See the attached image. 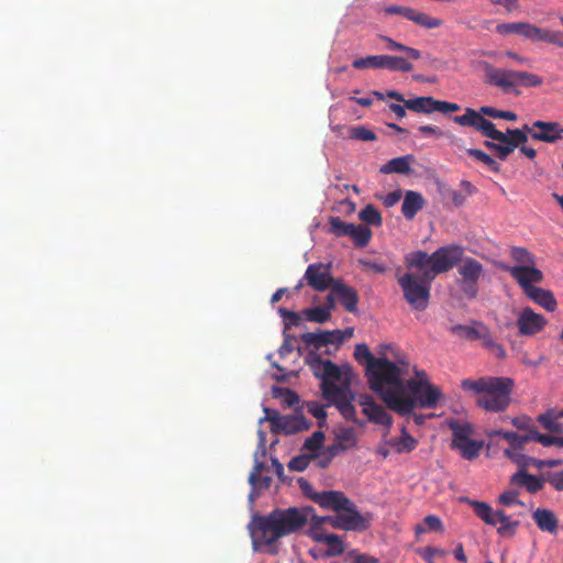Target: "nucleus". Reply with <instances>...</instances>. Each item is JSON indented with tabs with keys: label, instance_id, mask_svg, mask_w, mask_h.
Segmentation results:
<instances>
[{
	"label": "nucleus",
	"instance_id": "ea45409f",
	"mask_svg": "<svg viewBox=\"0 0 563 563\" xmlns=\"http://www.w3.org/2000/svg\"><path fill=\"white\" fill-rule=\"evenodd\" d=\"M442 522L439 517L434 515H429L423 519L421 525L416 526V534L419 536L421 533H426L428 531H441Z\"/></svg>",
	"mask_w": 563,
	"mask_h": 563
},
{
	"label": "nucleus",
	"instance_id": "c03bdc74",
	"mask_svg": "<svg viewBox=\"0 0 563 563\" xmlns=\"http://www.w3.org/2000/svg\"><path fill=\"white\" fill-rule=\"evenodd\" d=\"M305 316L308 321L317 323H323L331 318L329 309H325L324 307L307 309L305 310Z\"/></svg>",
	"mask_w": 563,
	"mask_h": 563
},
{
	"label": "nucleus",
	"instance_id": "49530a36",
	"mask_svg": "<svg viewBox=\"0 0 563 563\" xmlns=\"http://www.w3.org/2000/svg\"><path fill=\"white\" fill-rule=\"evenodd\" d=\"M354 357L356 361L362 362L363 360L366 361V368L374 365L376 361H379V358L375 357L366 344H357L354 350Z\"/></svg>",
	"mask_w": 563,
	"mask_h": 563
},
{
	"label": "nucleus",
	"instance_id": "f03ea898",
	"mask_svg": "<svg viewBox=\"0 0 563 563\" xmlns=\"http://www.w3.org/2000/svg\"><path fill=\"white\" fill-rule=\"evenodd\" d=\"M405 263L409 272L398 278L407 302L415 309H427L431 282L457 264V246H444L429 255L424 251L408 253Z\"/></svg>",
	"mask_w": 563,
	"mask_h": 563
},
{
	"label": "nucleus",
	"instance_id": "4468645a",
	"mask_svg": "<svg viewBox=\"0 0 563 563\" xmlns=\"http://www.w3.org/2000/svg\"><path fill=\"white\" fill-rule=\"evenodd\" d=\"M481 109L475 111L471 108H466L463 115H460V125L472 126L479 131L483 135L493 134L495 137L501 140V131L495 129V124L484 118Z\"/></svg>",
	"mask_w": 563,
	"mask_h": 563
},
{
	"label": "nucleus",
	"instance_id": "a878e982",
	"mask_svg": "<svg viewBox=\"0 0 563 563\" xmlns=\"http://www.w3.org/2000/svg\"><path fill=\"white\" fill-rule=\"evenodd\" d=\"M537 128L532 124H523L520 129H507L506 135H508L509 145L515 151L520 144H526L528 137L532 139L533 134H537Z\"/></svg>",
	"mask_w": 563,
	"mask_h": 563
},
{
	"label": "nucleus",
	"instance_id": "4be33fe9",
	"mask_svg": "<svg viewBox=\"0 0 563 563\" xmlns=\"http://www.w3.org/2000/svg\"><path fill=\"white\" fill-rule=\"evenodd\" d=\"M424 205L426 200L420 192L408 190L404 197L401 212L407 220H412Z\"/></svg>",
	"mask_w": 563,
	"mask_h": 563
},
{
	"label": "nucleus",
	"instance_id": "37998d69",
	"mask_svg": "<svg viewBox=\"0 0 563 563\" xmlns=\"http://www.w3.org/2000/svg\"><path fill=\"white\" fill-rule=\"evenodd\" d=\"M521 450L522 449H515L510 446L509 449L504 450V454L523 471L529 467V461L531 460L530 456L521 453Z\"/></svg>",
	"mask_w": 563,
	"mask_h": 563
},
{
	"label": "nucleus",
	"instance_id": "5fc2aeb1",
	"mask_svg": "<svg viewBox=\"0 0 563 563\" xmlns=\"http://www.w3.org/2000/svg\"><path fill=\"white\" fill-rule=\"evenodd\" d=\"M498 501L501 505H504V506H511V505H520V506H522L523 505L518 499V492H516V490H508V492L503 493L499 496Z\"/></svg>",
	"mask_w": 563,
	"mask_h": 563
},
{
	"label": "nucleus",
	"instance_id": "dca6fc26",
	"mask_svg": "<svg viewBox=\"0 0 563 563\" xmlns=\"http://www.w3.org/2000/svg\"><path fill=\"white\" fill-rule=\"evenodd\" d=\"M518 284L523 292L536 303L548 311L556 309V300L550 290L537 287L534 280L518 278Z\"/></svg>",
	"mask_w": 563,
	"mask_h": 563
},
{
	"label": "nucleus",
	"instance_id": "13d9d810",
	"mask_svg": "<svg viewBox=\"0 0 563 563\" xmlns=\"http://www.w3.org/2000/svg\"><path fill=\"white\" fill-rule=\"evenodd\" d=\"M521 22L503 23L498 24L496 30L499 34H519Z\"/></svg>",
	"mask_w": 563,
	"mask_h": 563
},
{
	"label": "nucleus",
	"instance_id": "a211bd4d",
	"mask_svg": "<svg viewBox=\"0 0 563 563\" xmlns=\"http://www.w3.org/2000/svg\"><path fill=\"white\" fill-rule=\"evenodd\" d=\"M545 324V318L529 307L522 309L517 320L519 332L522 335H533L540 332Z\"/></svg>",
	"mask_w": 563,
	"mask_h": 563
},
{
	"label": "nucleus",
	"instance_id": "e2e57ef3",
	"mask_svg": "<svg viewBox=\"0 0 563 563\" xmlns=\"http://www.w3.org/2000/svg\"><path fill=\"white\" fill-rule=\"evenodd\" d=\"M388 14H400L409 20L410 14H412V9L408 7L401 5H390L385 9Z\"/></svg>",
	"mask_w": 563,
	"mask_h": 563
},
{
	"label": "nucleus",
	"instance_id": "bf43d9fd",
	"mask_svg": "<svg viewBox=\"0 0 563 563\" xmlns=\"http://www.w3.org/2000/svg\"><path fill=\"white\" fill-rule=\"evenodd\" d=\"M360 264L362 265L363 268L372 271L377 274H384L387 272V266L383 263L361 260Z\"/></svg>",
	"mask_w": 563,
	"mask_h": 563
},
{
	"label": "nucleus",
	"instance_id": "6e6552de",
	"mask_svg": "<svg viewBox=\"0 0 563 563\" xmlns=\"http://www.w3.org/2000/svg\"><path fill=\"white\" fill-rule=\"evenodd\" d=\"M319 522H328L334 529L344 531H365L371 527L373 516L369 512L361 514L354 503L335 516H319Z\"/></svg>",
	"mask_w": 563,
	"mask_h": 563
},
{
	"label": "nucleus",
	"instance_id": "4c0bfd02",
	"mask_svg": "<svg viewBox=\"0 0 563 563\" xmlns=\"http://www.w3.org/2000/svg\"><path fill=\"white\" fill-rule=\"evenodd\" d=\"M358 219L369 225H380L383 222L380 212L373 206L367 205L358 213Z\"/></svg>",
	"mask_w": 563,
	"mask_h": 563
},
{
	"label": "nucleus",
	"instance_id": "6ab92c4d",
	"mask_svg": "<svg viewBox=\"0 0 563 563\" xmlns=\"http://www.w3.org/2000/svg\"><path fill=\"white\" fill-rule=\"evenodd\" d=\"M472 426L470 423H460V454L466 460H474L479 455L484 448L483 440H472Z\"/></svg>",
	"mask_w": 563,
	"mask_h": 563
},
{
	"label": "nucleus",
	"instance_id": "de8ad7c7",
	"mask_svg": "<svg viewBox=\"0 0 563 563\" xmlns=\"http://www.w3.org/2000/svg\"><path fill=\"white\" fill-rule=\"evenodd\" d=\"M533 42H545L549 44H555V31L542 29L533 25L532 38Z\"/></svg>",
	"mask_w": 563,
	"mask_h": 563
},
{
	"label": "nucleus",
	"instance_id": "f257e3e1",
	"mask_svg": "<svg viewBox=\"0 0 563 563\" xmlns=\"http://www.w3.org/2000/svg\"><path fill=\"white\" fill-rule=\"evenodd\" d=\"M366 376L369 388L400 416L410 415L416 407L434 408L441 397L426 372L416 371V378L405 379L402 368L385 357L366 368Z\"/></svg>",
	"mask_w": 563,
	"mask_h": 563
},
{
	"label": "nucleus",
	"instance_id": "4d7b16f0",
	"mask_svg": "<svg viewBox=\"0 0 563 563\" xmlns=\"http://www.w3.org/2000/svg\"><path fill=\"white\" fill-rule=\"evenodd\" d=\"M545 481L553 486L555 490L563 492V471L549 473Z\"/></svg>",
	"mask_w": 563,
	"mask_h": 563
},
{
	"label": "nucleus",
	"instance_id": "aec40b11",
	"mask_svg": "<svg viewBox=\"0 0 563 563\" xmlns=\"http://www.w3.org/2000/svg\"><path fill=\"white\" fill-rule=\"evenodd\" d=\"M533 126L537 128V134L532 135L534 141L555 143L562 139L563 128L559 122L537 120Z\"/></svg>",
	"mask_w": 563,
	"mask_h": 563
},
{
	"label": "nucleus",
	"instance_id": "69168bd1",
	"mask_svg": "<svg viewBox=\"0 0 563 563\" xmlns=\"http://www.w3.org/2000/svg\"><path fill=\"white\" fill-rule=\"evenodd\" d=\"M418 554L426 561L430 562L434 555H441L443 552L439 549L426 547L417 550Z\"/></svg>",
	"mask_w": 563,
	"mask_h": 563
},
{
	"label": "nucleus",
	"instance_id": "39448f33",
	"mask_svg": "<svg viewBox=\"0 0 563 563\" xmlns=\"http://www.w3.org/2000/svg\"><path fill=\"white\" fill-rule=\"evenodd\" d=\"M514 379L509 377H479L478 379H464L461 387L476 396V404L485 411H505L511 402Z\"/></svg>",
	"mask_w": 563,
	"mask_h": 563
},
{
	"label": "nucleus",
	"instance_id": "5701e85b",
	"mask_svg": "<svg viewBox=\"0 0 563 563\" xmlns=\"http://www.w3.org/2000/svg\"><path fill=\"white\" fill-rule=\"evenodd\" d=\"M492 334L490 330L481 321L473 320L470 324H460V335H463L470 341H481L482 344Z\"/></svg>",
	"mask_w": 563,
	"mask_h": 563
},
{
	"label": "nucleus",
	"instance_id": "72a5a7b5",
	"mask_svg": "<svg viewBox=\"0 0 563 563\" xmlns=\"http://www.w3.org/2000/svg\"><path fill=\"white\" fill-rule=\"evenodd\" d=\"M390 445L396 449L397 452H411L417 446V441L413 437L402 429V435L390 440Z\"/></svg>",
	"mask_w": 563,
	"mask_h": 563
},
{
	"label": "nucleus",
	"instance_id": "7c9ffc66",
	"mask_svg": "<svg viewBox=\"0 0 563 563\" xmlns=\"http://www.w3.org/2000/svg\"><path fill=\"white\" fill-rule=\"evenodd\" d=\"M460 501H465L472 506L475 515L481 518L486 525L494 523L493 508L483 501L471 500L468 498H460Z\"/></svg>",
	"mask_w": 563,
	"mask_h": 563
},
{
	"label": "nucleus",
	"instance_id": "338daca9",
	"mask_svg": "<svg viewBox=\"0 0 563 563\" xmlns=\"http://www.w3.org/2000/svg\"><path fill=\"white\" fill-rule=\"evenodd\" d=\"M511 424L519 430L528 431L529 429H534V427L530 424V419L526 416L512 418Z\"/></svg>",
	"mask_w": 563,
	"mask_h": 563
},
{
	"label": "nucleus",
	"instance_id": "7ed1b4c3",
	"mask_svg": "<svg viewBox=\"0 0 563 563\" xmlns=\"http://www.w3.org/2000/svg\"><path fill=\"white\" fill-rule=\"evenodd\" d=\"M312 516H316L312 507L275 508L267 515H253L247 525L253 549L277 554V541L298 532L312 521Z\"/></svg>",
	"mask_w": 563,
	"mask_h": 563
},
{
	"label": "nucleus",
	"instance_id": "6e6d98bb",
	"mask_svg": "<svg viewBox=\"0 0 563 563\" xmlns=\"http://www.w3.org/2000/svg\"><path fill=\"white\" fill-rule=\"evenodd\" d=\"M457 111V103L435 100L433 102L432 112L449 113Z\"/></svg>",
	"mask_w": 563,
	"mask_h": 563
},
{
	"label": "nucleus",
	"instance_id": "a18cd8bd",
	"mask_svg": "<svg viewBox=\"0 0 563 563\" xmlns=\"http://www.w3.org/2000/svg\"><path fill=\"white\" fill-rule=\"evenodd\" d=\"M482 113L493 119H504L507 121H516L517 114L514 111L498 110L494 107H481Z\"/></svg>",
	"mask_w": 563,
	"mask_h": 563
},
{
	"label": "nucleus",
	"instance_id": "09e8293b",
	"mask_svg": "<svg viewBox=\"0 0 563 563\" xmlns=\"http://www.w3.org/2000/svg\"><path fill=\"white\" fill-rule=\"evenodd\" d=\"M350 137L360 141H375L377 139L373 131L363 125L352 126L350 129Z\"/></svg>",
	"mask_w": 563,
	"mask_h": 563
},
{
	"label": "nucleus",
	"instance_id": "79ce46f5",
	"mask_svg": "<svg viewBox=\"0 0 563 563\" xmlns=\"http://www.w3.org/2000/svg\"><path fill=\"white\" fill-rule=\"evenodd\" d=\"M335 440L341 443L345 450L356 446L357 439L352 428H343L335 433Z\"/></svg>",
	"mask_w": 563,
	"mask_h": 563
},
{
	"label": "nucleus",
	"instance_id": "864d4df0",
	"mask_svg": "<svg viewBox=\"0 0 563 563\" xmlns=\"http://www.w3.org/2000/svg\"><path fill=\"white\" fill-rule=\"evenodd\" d=\"M485 349H487L492 354H494L497 358H505L506 357V351L503 347L501 344L497 343L493 335L490 334L489 338L485 341L483 344Z\"/></svg>",
	"mask_w": 563,
	"mask_h": 563
},
{
	"label": "nucleus",
	"instance_id": "ddd939ff",
	"mask_svg": "<svg viewBox=\"0 0 563 563\" xmlns=\"http://www.w3.org/2000/svg\"><path fill=\"white\" fill-rule=\"evenodd\" d=\"M300 339L308 347H312L311 351L317 353L330 344L339 346L345 341L342 330L306 332L301 334Z\"/></svg>",
	"mask_w": 563,
	"mask_h": 563
},
{
	"label": "nucleus",
	"instance_id": "603ef678",
	"mask_svg": "<svg viewBox=\"0 0 563 563\" xmlns=\"http://www.w3.org/2000/svg\"><path fill=\"white\" fill-rule=\"evenodd\" d=\"M306 408L310 415H312L314 418H317L320 421L319 422L320 426L322 424V422L325 421L327 412H325L323 405H321L318 401H308L306 404Z\"/></svg>",
	"mask_w": 563,
	"mask_h": 563
},
{
	"label": "nucleus",
	"instance_id": "680f3d73",
	"mask_svg": "<svg viewBox=\"0 0 563 563\" xmlns=\"http://www.w3.org/2000/svg\"><path fill=\"white\" fill-rule=\"evenodd\" d=\"M310 456L311 460H316V463L320 468H327L332 462L331 455H328L325 451L319 454L312 453Z\"/></svg>",
	"mask_w": 563,
	"mask_h": 563
},
{
	"label": "nucleus",
	"instance_id": "473e14b6",
	"mask_svg": "<svg viewBox=\"0 0 563 563\" xmlns=\"http://www.w3.org/2000/svg\"><path fill=\"white\" fill-rule=\"evenodd\" d=\"M433 102L432 97H417L405 101V107L416 112L432 113Z\"/></svg>",
	"mask_w": 563,
	"mask_h": 563
},
{
	"label": "nucleus",
	"instance_id": "c85d7f7f",
	"mask_svg": "<svg viewBox=\"0 0 563 563\" xmlns=\"http://www.w3.org/2000/svg\"><path fill=\"white\" fill-rule=\"evenodd\" d=\"M493 520L494 523H489L490 526H497L500 523V527L497 528V532L500 536H512L518 527V521H512L510 516H508L504 510H493Z\"/></svg>",
	"mask_w": 563,
	"mask_h": 563
},
{
	"label": "nucleus",
	"instance_id": "cd10ccee",
	"mask_svg": "<svg viewBox=\"0 0 563 563\" xmlns=\"http://www.w3.org/2000/svg\"><path fill=\"white\" fill-rule=\"evenodd\" d=\"M537 526L542 531L555 532L558 529V519L553 511L538 508L532 515Z\"/></svg>",
	"mask_w": 563,
	"mask_h": 563
},
{
	"label": "nucleus",
	"instance_id": "3c124183",
	"mask_svg": "<svg viewBox=\"0 0 563 563\" xmlns=\"http://www.w3.org/2000/svg\"><path fill=\"white\" fill-rule=\"evenodd\" d=\"M311 456L308 454H300L292 457L288 463V468L294 472H303L310 464Z\"/></svg>",
	"mask_w": 563,
	"mask_h": 563
},
{
	"label": "nucleus",
	"instance_id": "9d476101",
	"mask_svg": "<svg viewBox=\"0 0 563 563\" xmlns=\"http://www.w3.org/2000/svg\"><path fill=\"white\" fill-rule=\"evenodd\" d=\"M352 66L356 69L375 68L404 73L412 70V64L406 58L391 55H368L356 58Z\"/></svg>",
	"mask_w": 563,
	"mask_h": 563
},
{
	"label": "nucleus",
	"instance_id": "e433bc0d",
	"mask_svg": "<svg viewBox=\"0 0 563 563\" xmlns=\"http://www.w3.org/2000/svg\"><path fill=\"white\" fill-rule=\"evenodd\" d=\"M353 223L344 222L340 217L329 218V232L338 238L349 236Z\"/></svg>",
	"mask_w": 563,
	"mask_h": 563
},
{
	"label": "nucleus",
	"instance_id": "20e7f679",
	"mask_svg": "<svg viewBox=\"0 0 563 563\" xmlns=\"http://www.w3.org/2000/svg\"><path fill=\"white\" fill-rule=\"evenodd\" d=\"M305 361L313 375L321 379L322 397L329 405H334L345 419L357 422L356 409L352 404L355 395L351 390L354 376L351 367L340 368L331 361L322 360L316 351H309Z\"/></svg>",
	"mask_w": 563,
	"mask_h": 563
},
{
	"label": "nucleus",
	"instance_id": "c756f323",
	"mask_svg": "<svg viewBox=\"0 0 563 563\" xmlns=\"http://www.w3.org/2000/svg\"><path fill=\"white\" fill-rule=\"evenodd\" d=\"M413 159L411 155L400 156L390 159L379 169L382 174H408L410 173V162Z\"/></svg>",
	"mask_w": 563,
	"mask_h": 563
},
{
	"label": "nucleus",
	"instance_id": "1a4fd4ad",
	"mask_svg": "<svg viewBox=\"0 0 563 563\" xmlns=\"http://www.w3.org/2000/svg\"><path fill=\"white\" fill-rule=\"evenodd\" d=\"M511 258L517 263L515 266L506 267L510 276L518 282V278L534 280L541 283L543 274L540 269L536 268L533 255L523 247H512L510 250Z\"/></svg>",
	"mask_w": 563,
	"mask_h": 563
},
{
	"label": "nucleus",
	"instance_id": "f704fd0d",
	"mask_svg": "<svg viewBox=\"0 0 563 563\" xmlns=\"http://www.w3.org/2000/svg\"><path fill=\"white\" fill-rule=\"evenodd\" d=\"M558 416L553 410H549L538 417V421L544 429L552 433H562L563 426L558 421Z\"/></svg>",
	"mask_w": 563,
	"mask_h": 563
},
{
	"label": "nucleus",
	"instance_id": "423d86ee",
	"mask_svg": "<svg viewBox=\"0 0 563 563\" xmlns=\"http://www.w3.org/2000/svg\"><path fill=\"white\" fill-rule=\"evenodd\" d=\"M484 78L485 82L500 88L504 92H516L517 86L523 87H539L542 85V79L531 73L517 71L505 68H496L493 65L484 64Z\"/></svg>",
	"mask_w": 563,
	"mask_h": 563
},
{
	"label": "nucleus",
	"instance_id": "052dcab7",
	"mask_svg": "<svg viewBox=\"0 0 563 563\" xmlns=\"http://www.w3.org/2000/svg\"><path fill=\"white\" fill-rule=\"evenodd\" d=\"M264 412H265V419L268 420L272 423L274 430L277 431V429L280 424V421L283 419V416L275 409L265 408Z\"/></svg>",
	"mask_w": 563,
	"mask_h": 563
},
{
	"label": "nucleus",
	"instance_id": "f3484780",
	"mask_svg": "<svg viewBox=\"0 0 563 563\" xmlns=\"http://www.w3.org/2000/svg\"><path fill=\"white\" fill-rule=\"evenodd\" d=\"M312 500L316 501L321 508L331 509L336 514L345 510L349 506H352V500L340 490H324L316 493L311 496Z\"/></svg>",
	"mask_w": 563,
	"mask_h": 563
},
{
	"label": "nucleus",
	"instance_id": "8fccbe9b",
	"mask_svg": "<svg viewBox=\"0 0 563 563\" xmlns=\"http://www.w3.org/2000/svg\"><path fill=\"white\" fill-rule=\"evenodd\" d=\"M324 433L322 431H314L303 443V449L314 453L318 451L324 441Z\"/></svg>",
	"mask_w": 563,
	"mask_h": 563
},
{
	"label": "nucleus",
	"instance_id": "0e129e2a",
	"mask_svg": "<svg viewBox=\"0 0 563 563\" xmlns=\"http://www.w3.org/2000/svg\"><path fill=\"white\" fill-rule=\"evenodd\" d=\"M533 441L541 443L543 446H551L554 445V437L541 434L537 431L534 428L532 431Z\"/></svg>",
	"mask_w": 563,
	"mask_h": 563
},
{
	"label": "nucleus",
	"instance_id": "2f4dec72",
	"mask_svg": "<svg viewBox=\"0 0 563 563\" xmlns=\"http://www.w3.org/2000/svg\"><path fill=\"white\" fill-rule=\"evenodd\" d=\"M356 247H365L372 238V230L366 225H352L350 235H349Z\"/></svg>",
	"mask_w": 563,
	"mask_h": 563
},
{
	"label": "nucleus",
	"instance_id": "a19ab883",
	"mask_svg": "<svg viewBox=\"0 0 563 563\" xmlns=\"http://www.w3.org/2000/svg\"><path fill=\"white\" fill-rule=\"evenodd\" d=\"M410 21H413L420 26H423L426 29H434L440 26L441 21L439 19L432 18L426 13L416 11L412 9V14L409 16Z\"/></svg>",
	"mask_w": 563,
	"mask_h": 563
},
{
	"label": "nucleus",
	"instance_id": "9b49d317",
	"mask_svg": "<svg viewBox=\"0 0 563 563\" xmlns=\"http://www.w3.org/2000/svg\"><path fill=\"white\" fill-rule=\"evenodd\" d=\"M319 516H312L309 537L316 542L327 544L325 556L332 558L343 554L345 548L342 539L338 534L323 532L321 527L324 522H319Z\"/></svg>",
	"mask_w": 563,
	"mask_h": 563
},
{
	"label": "nucleus",
	"instance_id": "b1692460",
	"mask_svg": "<svg viewBox=\"0 0 563 563\" xmlns=\"http://www.w3.org/2000/svg\"><path fill=\"white\" fill-rule=\"evenodd\" d=\"M309 427V421L302 415L283 416L277 431L285 434H295L308 430Z\"/></svg>",
	"mask_w": 563,
	"mask_h": 563
},
{
	"label": "nucleus",
	"instance_id": "393cba45",
	"mask_svg": "<svg viewBox=\"0 0 563 563\" xmlns=\"http://www.w3.org/2000/svg\"><path fill=\"white\" fill-rule=\"evenodd\" d=\"M485 136L493 141H485L484 145L488 150L493 151L499 159L505 161L514 152L511 145H509V137L505 132H501V140L499 137H495L493 134Z\"/></svg>",
	"mask_w": 563,
	"mask_h": 563
},
{
	"label": "nucleus",
	"instance_id": "bb28decb",
	"mask_svg": "<svg viewBox=\"0 0 563 563\" xmlns=\"http://www.w3.org/2000/svg\"><path fill=\"white\" fill-rule=\"evenodd\" d=\"M511 483L525 486L529 493L536 494L543 488V481L522 470L511 476Z\"/></svg>",
	"mask_w": 563,
	"mask_h": 563
},
{
	"label": "nucleus",
	"instance_id": "c9c22d12",
	"mask_svg": "<svg viewBox=\"0 0 563 563\" xmlns=\"http://www.w3.org/2000/svg\"><path fill=\"white\" fill-rule=\"evenodd\" d=\"M532 431L533 429H529L526 434H518L517 432L509 431L503 433V438L511 448L523 449L526 443L533 441Z\"/></svg>",
	"mask_w": 563,
	"mask_h": 563
},
{
	"label": "nucleus",
	"instance_id": "0eeeda50",
	"mask_svg": "<svg viewBox=\"0 0 563 563\" xmlns=\"http://www.w3.org/2000/svg\"><path fill=\"white\" fill-rule=\"evenodd\" d=\"M484 264L466 255L460 247V300L473 301L479 296L481 284L486 279Z\"/></svg>",
	"mask_w": 563,
	"mask_h": 563
},
{
	"label": "nucleus",
	"instance_id": "412c9836",
	"mask_svg": "<svg viewBox=\"0 0 563 563\" xmlns=\"http://www.w3.org/2000/svg\"><path fill=\"white\" fill-rule=\"evenodd\" d=\"M332 290L346 311L355 312L357 310L358 294L354 288L339 279L333 284Z\"/></svg>",
	"mask_w": 563,
	"mask_h": 563
},
{
	"label": "nucleus",
	"instance_id": "f8f14e48",
	"mask_svg": "<svg viewBox=\"0 0 563 563\" xmlns=\"http://www.w3.org/2000/svg\"><path fill=\"white\" fill-rule=\"evenodd\" d=\"M303 279L308 286L317 291L333 288V284L338 280L331 276L330 267L321 263L310 264L306 269Z\"/></svg>",
	"mask_w": 563,
	"mask_h": 563
},
{
	"label": "nucleus",
	"instance_id": "774afa93",
	"mask_svg": "<svg viewBox=\"0 0 563 563\" xmlns=\"http://www.w3.org/2000/svg\"><path fill=\"white\" fill-rule=\"evenodd\" d=\"M282 391H283V401L287 406L291 407L299 402V397L294 390L286 388V389H282Z\"/></svg>",
	"mask_w": 563,
	"mask_h": 563
},
{
	"label": "nucleus",
	"instance_id": "2eb2a0df",
	"mask_svg": "<svg viewBox=\"0 0 563 563\" xmlns=\"http://www.w3.org/2000/svg\"><path fill=\"white\" fill-rule=\"evenodd\" d=\"M357 402L362 407V411L367 417L368 421L387 428L391 427V416L388 415L380 405L375 402L371 395H360Z\"/></svg>",
	"mask_w": 563,
	"mask_h": 563
},
{
	"label": "nucleus",
	"instance_id": "58836bf2",
	"mask_svg": "<svg viewBox=\"0 0 563 563\" xmlns=\"http://www.w3.org/2000/svg\"><path fill=\"white\" fill-rule=\"evenodd\" d=\"M467 154L474 157L476 161L481 162L485 166H487L492 172L499 173L500 164L497 163L490 155L477 148H468Z\"/></svg>",
	"mask_w": 563,
	"mask_h": 563
}]
</instances>
